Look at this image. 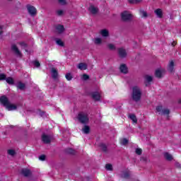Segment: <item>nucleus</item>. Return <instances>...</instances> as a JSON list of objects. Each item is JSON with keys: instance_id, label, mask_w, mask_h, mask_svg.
I'll return each instance as SVG.
<instances>
[{"instance_id": "nucleus-36", "label": "nucleus", "mask_w": 181, "mask_h": 181, "mask_svg": "<svg viewBox=\"0 0 181 181\" xmlns=\"http://www.w3.org/2000/svg\"><path fill=\"white\" fill-rule=\"evenodd\" d=\"M129 4H139V2H142V0H128Z\"/></svg>"}, {"instance_id": "nucleus-25", "label": "nucleus", "mask_w": 181, "mask_h": 181, "mask_svg": "<svg viewBox=\"0 0 181 181\" xmlns=\"http://www.w3.org/2000/svg\"><path fill=\"white\" fill-rule=\"evenodd\" d=\"M155 76L158 78H162V71H160V69L156 70Z\"/></svg>"}, {"instance_id": "nucleus-4", "label": "nucleus", "mask_w": 181, "mask_h": 181, "mask_svg": "<svg viewBox=\"0 0 181 181\" xmlns=\"http://www.w3.org/2000/svg\"><path fill=\"white\" fill-rule=\"evenodd\" d=\"M122 20L124 21V22H127L128 21H131L132 19V15L129 13L128 11H124L121 13Z\"/></svg>"}, {"instance_id": "nucleus-9", "label": "nucleus", "mask_w": 181, "mask_h": 181, "mask_svg": "<svg viewBox=\"0 0 181 181\" xmlns=\"http://www.w3.org/2000/svg\"><path fill=\"white\" fill-rule=\"evenodd\" d=\"M91 96L95 101H100L101 100V95L98 92L92 93Z\"/></svg>"}, {"instance_id": "nucleus-21", "label": "nucleus", "mask_w": 181, "mask_h": 181, "mask_svg": "<svg viewBox=\"0 0 181 181\" xmlns=\"http://www.w3.org/2000/svg\"><path fill=\"white\" fill-rule=\"evenodd\" d=\"M56 30L57 33H63L64 32V26L63 25H57Z\"/></svg>"}, {"instance_id": "nucleus-19", "label": "nucleus", "mask_w": 181, "mask_h": 181, "mask_svg": "<svg viewBox=\"0 0 181 181\" xmlns=\"http://www.w3.org/2000/svg\"><path fill=\"white\" fill-rule=\"evenodd\" d=\"M6 110H8V111H13L15 110H16L17 107L16 105H13V104H11V103L8 104V106L6 107Z\"/></svg>"}, {"instance_id": "nucleus-17", "label": "nucleus", "mask_w": 181, "mask_h": 181, "mask_svg": "<svg viewBox=\"0 0 181 181\" xmlns=\"http://www.w3.org/2000/svg\"><path fill=\"white\" fill-rule=\"evenodd\" d=\"M16 87L18 88V90H23L25 88H26V85L22 82H18L16 85Z\"/></svg>"}, {"instance_id": "nucleus-12", "label": "nucleus", "mask_w": 181, "mask_h": 181, "mask_svg": "<svg viewBox=\"0 0 181 181\" xmlns=\"http://www.w3.org/2000/svg\"><path fill=\"white\" fill-rule=\"evenodd\" d=\"M21 174L25 176V177H29L32 175V172L29 169H23L21 170Z\"/></svg>"}, {"instance_id": "nucleus-18", "label": "nucleus", "mask_w": 181, "mask_h": 181, "mask_svg": "<svg viewBox=\"0 0 181 181\" xmlns=\"http://www.w3.org/2000/svg\"><path fill=\"white\" fill-rule=\"evenodd\" d=\"M100 35L103 37H108V36H110V32H108L107 29H104L100 31Z\"/></svg>"}, {"instance_id": "nucleus-46", "label": "nucleus", "mask_w": 181, "mask_h": 181, "mask_svg": "<svg viewBox=\"0 0 181 181\" xmlns=\"http://www.w3.org/2000/svg\"><path fill=\"white\" fill-rule=\"evenodd\" d=\"M39 159H40V160H45V159H46V156L42 155V156H40L39 157Z\"/></svg>"}, {"instance_id": "nucleus-15", "label": "nucleus", "mask_w": 181, "mask_h": 181, "mask_svg": "<svg viewBox=\"0 0 181 181\" xmlns=\"http://www.w3.org/2000/svg\"><path fill=\"white\" fill-rule=\"evenodd\" d=\"M52 72V77L54 78V80H56L59 74L57 73V70L54 68H52L51 70Z\"/></svg>"}, {"instance_id": "nucleus-39", "label": "nucleus", "mask_w": 181, "mask_h": 181, "mask_svg": "<svg viewBox=\"0 0 181 181\" xmlns=\"http://www.w3.org/2000/svg\"><path fill=\"white\" fill-rule=\"evenodd\" d=\"M128 139H122V140H121V144L122 145H127V144H128Z\"/></svg>"}, {"instance_id": "nucleus-6", "label": "nucleus", "mask_w": 181, "mask_h": 181, "mask_svg": "<svg viewBox=\"0 0 181 181\" xmlns=\"http://www.w3.org/2000/svg\"><path fill=\"white\" fill-rule=\"evenodd\" d=\"M11 50L15 53L16 55H17L18 57H22V52L19 50L16 45L13 44L11 45Z\"/></svg>"}, {"instance_id": "nucleus-20", "label": "nucleus", "mask_w": 181, "mask_h": 181, "mask_svg": "<svg viewBox=\"0 0 181 181\" xmlns=\"http://www.w3.org/2000/svg\"><path fill=\"white\" fill-rule=\"evenodd\" d=\"M79 70H87V64L86 63H80L77 66Z\"/></svg>"}, {"instance_id": "nucleus-28", "label": "nucleus", "mask_w": 181, "mask_h": 181, "mask_svg": "<svg viewBox=\"0 0 181 181\" xmlns=\"http://www.w3.org/2000/svg\"><path fill=\"white\" fill-rule=\"evenodd\" d=\"M82 131L86 134H90V127L85 125L84 127L82 129Z\"/></svg>"}, {"instance_id": "nucleus-8", "label": "nucleus", "mask_w": 181, "mask_h": 181, "mask_svg": "<svg viewBox=\"0 0 181 181\" xmlns=\"http://www.w3.org/2000/svg\"><path fill=\"white\" fill-rule=\"evenodd\" d=\"M118 54L119 57H121V59H125L127 57V50L124 48H119L118 49Z\"/></svg>"}, {"instance_id": "nucleus-13", "label": "nucleus", "mask_w": 181, "mask_h": 181, "mask_svg": "<svg viewBox=\"0 0 181 181\" xmlns=\"http://www.w3.org/2000/svg\"><path fill=\"white\" fill-rule=\"evenodd\" d=\"M168 70V71H170V73H173V70H175V62H173V60H171L170 62Z\"/></svg>"}, {"instance_id": "nucleus-49", "label": "nucleus", "mask_w": 181, "mask_h": 181, "mask_svg": "<svg viewBox=\"0 0 181 181\" xmlns=\"http://www.w3.org/2000/svg\"><path fill=\"white\" fill-rule=\"evenodd\" d=\"M171 45H172V46H173V47L176 46V45H177L176 41L173 42Z\"/></svg>"}, {"instance_id": "nucleus-50", "label": "nucleus", "mask_w": 181, "mask_h": 181, "mask_svg": "<svg viewBox=\"0 0 181 181\" xmlns=\"http://www.w3.org/2000/svg\"><path fill=\"white\" fill-rule=\"evenodd\" d=\"M177 166H180V164L177 163Z\"/></svg>"}, {"instance_id": "nucleus-29", "label": "nucleus", "mask_w": 181, "mask_h": 181, "mask_svg": "<svg viewBox=\"0 0 181 181\" xmlns=\"http://www.w3.org/2000/svg\"><path fill=\"white\" fill-rule=\"evenodd\" d=\"M6 81L8 84L12 85L14 83L13 78L12 77L6 78Z\"/></svg>"}, {"instance_id": "nucleus-37", "label": "nucleus", "mask_w": 181, "mask_h": 181, "mask_svg": "<svg viewBox=\"0 0 181 181\" xmlns=\"http://www.w3.org/2000/svg\"><path fill=\"white\" fill-rule=\"evenodd\" d=\"M105 169H106V170H112V165L106 164Z\"/></svg>"}, {"instance_id": "nucleus-24", "label": "nucleus", "mask_w": 181, "mask_h": 181, "mask_svg": "<svg viewBox=\"0 0 181 181\" xmlns=\"http://www.w3.org/2000/svg\"><path fill=\"white\" fill-rule=\"evenodd\" d=\"M65 152L66 153H68V155H76V151L73 148H66Z\"/></svg>"}, {"instance_id": "nucleus-31", "label": "nucleus", "mask_w": 181, "mask_h": 181, "mask_svg": "<svg viewBox=\"0 0 181 181\" xmlns=\"http://www.w3.org/2000/svg\"><path fill=\"white\" fill-rule=\"evenodd\" d=\"M56 43H57V45H58V46H61L62 47H63V46H64V42H63V41H62V40H60V39H57Z\"/></svg>"}, {"instance_id": "nucleus-22", "label": "nucleus", "mask_w": 181, "mask_h": 181, "mask_svg": "<svg viewBox=\"0 0 181 181\" xmlns=\"http://www.w3.org/2000/svg\"><path fill=\"white\" fill-rule=\"evenodd\" d=\"M129 118H130V119H132V121L134 124H136L138 122V119L136 118V116L134 114L129 115Z\"/></svg>"}, {"instance_id": "nucleus-27", "label": "nucleus", "mask_w": 181, "mask_h": 181, "mask_svg": "<svg viewBox=\"0 0 181 181\" xmlns=\"http://www.w3.org/2000/svg\"><path fill=\"white\" fill-rule=\"evenodd\" d=\"M145 81H146V83H151V81H152L153 80V78L149 75H146L144 76Z\"/></svg>"}, {"instance_id": "nucleus-35", "label": "nucleus", "mask_w": 181, "mask_h": 181, "mask_svg": "<svg viewBox=\"0 0 181 181\" xmlns=\"http://www.w3.org/2000/svg\"><path fill=\"white\" fill-rule=\"evenodd\" d=\"M8 155H11V156H15L16 152L15 151V150L10 149L8 151Z\"/></svg>"}, {"instance_id": "nucleus-42", "label": "nucleus", "mask_w": 181, "mask_h": 181, "mask_svg": "<svg viewBox=\"0 0 181 181\" xmlns=\"http://www.w3.org/2000/svg\"><path fill=\"white\" fill-rule=\"evenodd\" d=\"M135 153H136V155H142V149L136 148Z\"/></svg>"}, {"instance_id": "nucleus-3", "label": "nucleus", "mask_w": 181, "mask_h": 181, "mask_svg": "<svg viewBox=\"0 0 181 181\" xmlns=\"http://www.w3.org/2000/svg\"><path fill=\"white\" fill-rule=\"evenodd\" d=\"M156 111H158V112H159L160 115H169V114H170V110H169V109L168 108L163 109L162 106H158L156 107Z\"/></svg>"}, {"instance_id": "nucleus-10", "label": "nucleus", "mask_w": 181, "mask_h": 181, "mask_svg": "<svg viewBox=\"0 0 181 181\" xmlns=\"http://www.w3.org/2000/svg\"><path fill=\"white\" fill-rule=\"evenodd\" d=\"M88 11L92 15H97V13H98V8L94 6V5H90L88 8Z\"/></svg>"}, {"instance_id": "nucleus-34", "label": "nucleus", "mask_w": 181, "mask_h": 181, "mask_svg": "<svg viewBox=\"0 0 181 181\" xmlns=\"http://www.w3.org/2000/svg\"><path fill=\"white\" fill-rule=\"evenodd\" d=\"M65 77H66V80H68V81H71V78H73V76H71V74H70V73L66 74Z\"/></svg>"}, {"instance_id": "nucleus-45", "label": "nucleus", "mask_w": 181, "mask_h": 181, "mask_svg": "<svg viewBox=\"0 0 181 181\" xmlns=\"http://www.w3.org/2000/svg\"><path fill=\"white\" fill-rule=\"evenodd\" d=\"M88 78H90V76H88V75L86 74L83 75V80L86 81V80H88Z\"/></svg>"}, {"instance_id": "nucleus-40", "label": "nucleus", "mask_w": 181, "mask_h": 181, "mask_svg": "<svg viewBox=\"0 0 181 181\" xmlns=\"http://www.w3.org/2000/svg\"><path fill=\"white\" fill-rule=\"evenodd\" d=\"M95 45H101V38H95Z\"/></svg>"}, {"instance_id": "nucleus-47", "label": "nucleus", "mask_w": 181, "mask_h": 181, "mask_svg": "<svg viewBox=\"0 0 181 181\" xmlns=\"http://www.w3.org/2000/svg\"><path fill=\"white\" fill-rule=\"evenodd\" d=\"M58 1L59 4H61V5H66V0H58Z\"/></svg>"}, {"instance_id": "nucleus-1", "label": "nucleus", "mask_w": 181, "mask_h": 181, "mask_svg": "<svg viewBox=\"0 0 181 181\" xmlns=\"http://www.w3.org/2000/svg\"><path fill=\"white\" fill-rule=\"evenodd\" d=\"M132 98L135 103L141 101V98H142V90L141 88L136 86L132 87Z\"/></svg>"}, {"instance_id": "nucleus-14", "label": "nucleus", "mask_w": 181, "mask_h": 181, "mask_svg": "<svg viewBox=\"0 0 181 181\" xmlns=\"http://www.w3.org/2000/svg\"><path fill=\"white\" fill-rule=\"evenodd\" d=\"M121 73H123V74H127L128 73V67H127V65L122 64L119 67Z\"/></svg>"}, {"instance_id": "nucleus-2", "label": "nucleus", "mask_w": 181, "mask_h": 181, "mask_svg": "<svg viewBox=\"0 0 181 181\" xmlns=\"http://www.w3.org/2000/svg\"><path fill=\"white\" fill-rule=\"evenodd\" d=\"M77 119L81 122V124H88L90 119L88 118V115L81 112L78 114Z\"/></svg>"}, {"instance_id": "nucleus-32", "label": "nucleus", "mask_w": 181, "mask_h": 181, "mask_svg": "<svg viewBox=\"0 0 181 181\" xmlns=\"http://www.w3.org/2000/svg\"><path fill=\"white\" fill-rule=\"evenodd\" d=\"M100 147L101 148L102 151H103V152H107V145L104 144H100Z\"/></svg>"}, {"instance_id": "nucleus-38", "label": "nucleus", "mask_w": 181, "mask_h": 181, "mask_svg": "<svg viewBox=\"0 0 181 181\" xmlns=\"http://www.w3.org/2000/svg\"><path fill=\"white\" fill-rule=\"evenodd\" d=\"M63 13H64V11H63V10H57V15L58 16H63Z\"/></svg>"}, {"instance_id": "nucleus-23", "label": "nucleus", "mask_w": 181, "mask_h": 181, "mask_svg": "<svg viewBox=\"0 0 181 181\" xmlns=\"http://www.w3.org/2000/svg\"><path fill=\"white\" fill-rule=\"evenodd\" d=\"M129 176H131L129 171H126L123 173V174L121 175V177L123 179H129Z\"/></svg>"}, {"instance_id": "nucleus-16", "label": "nucleus", "mask_w": 181, "mask_h": 181, "mask_svg": "<svg viewBox=\"0 0 181 181\" xmlns=\"http://www.w3.org/2000/svg\"><path fill=\"white\" fill-rule=\"evenodd\" d=\"M154 13L158 16V18H163V12L162 11V9L158 8L154 11Z\"/></svg>"}, {"instance_id": "nucleus-33", "label": "nucleus", "mask_w": 181, "mask_h": 181, "mask_svg": "<svg viewBox=\"0 0 181 181\" xmlns=\"http://www.w3.org/2000/svg\"><path fill=\"white\" fill-rule=\"evenodd\" d=\"M107 47L110 50H115V49H117L114 44H108Z\"/></svg>"}, {"instance_id": "nucleus-7", "label": "nucleus", "mask_w": 181, "mask_h": 181, "mask_svg": "<svg viewBox=\"0 0 181 181\" xmlns=\"http://www.w3.org/2000/svg\"><path fill=\"white\" fill-rule=\"evenodd\" d=\"M0 103H1L2 105H4V107H6L10 103L9 99H8V98L5 95H3L0 98Z\"/></svg>"}, {"instance_id": "nucleus-26", "label": "nucleus", "mask_w": 181, "mask_h": 181, "mask_svg": "<svg viewBox=\"0 0 181 181\" xmlns=\"http://www.w3.org/2000/svg\"><path fill=\"white\" fill-rule=\"evenodd\" d=\"M164 156H165L166 160H173V157L169 153H165L164 154Z\"/></svg>"}, {"instance_id": "nucleus-48", "label": "nucleus", "mask_w": 181, "mask_h": 181, "mask_svg": "<svg viewBox=\"0 0 181 181\" xmlns=\"http://www.w3.org/2000/svg\"><path fill=\"white\" fill-rule=\"evenodd\" d=\"M2 29H4V26H0V35H2L4 33V31H2Z\"/></svg>"}, {"instance_id": "nucleus-44", "label": "nucleus", "mask_w": 181, "mask_h": 181, "mask_svg": "<svg viewBox=\"0 0 181 181\" xmlns=\"http://www.w3.org/2000/svg\"><path fill=\"white\" fill-rule=\"evenodd\" d=\"M6 75L4 74H0V80H6Z\"/></svg>"}, {"instance_id": "nucleus-41", "label": "nucleus", "mask_w": 181, "mask_h": 181, "mask_svg": "<svg viewBox=\"0 0 181 181\" xmlns=\"http://www.w3.org/2000/svg\"><path fill=\"white\" fill-rule=\"evenodd\" d=\"M18 45H20V46L22 47H28V44L25 42H19Z\"/></svg>"}, {"instance_id": "nucleus-5", "label": "nucleus", "mask_w": 181, "mask_h": 181, "mask_svg": "<svg viewBox=\"0 0 181 181\" xmlns=\"http://www.w3.org/2000/svg\"><path fill=\"white\" fill-rule=\"evenodd\" d=\"M27 10L28 11V13H30L31 16H36V14L37 13V10L35 6L28 4L27 5Z\"/></svg>"}, {"instance_id": "nucleus-11", "label": "nucleus", "mask_w": 181, "mask_h": 181, "mask_svg": "<svg viewBox=\"0 0 181 181\" xmlns=\"http://www.w3.org/2000/svg\"><path fill=\"white\" fill-rule=\"evenodd\" d=\"M42 139L44 144H50V141H52L50 136L46 134L42 135Z\"/></svg>"}, {"instance_id": "nucleus-30", "label": "nucleus", "mask_w": 181, "mask_h": 181, "mask_svg": "<svg viewBox=\"0 0 181 181\" xmlns=\"http://www.w3.org/2000/svg\"><path fill=\"white\" fill-rule=\"evenodd\" d=\"M140 15L141 18H148V13L144 10L140 11Z\"/></svg>"}, {"instance_id": "nucleus-43", "label": "nucleus", "mask_w": 181, "mask_h": 181, "mask_svg": "<svg viewBox=\"0 0 181 181\" xmlns=\"http://www.w3.org/2000/svg\"><path fill=\"white\" fill-rule=\"evenodd\" d=\"M33 64L34 66H35V67H40V63L39 62V61H34Z\"/></svg>"}]
</instances>
